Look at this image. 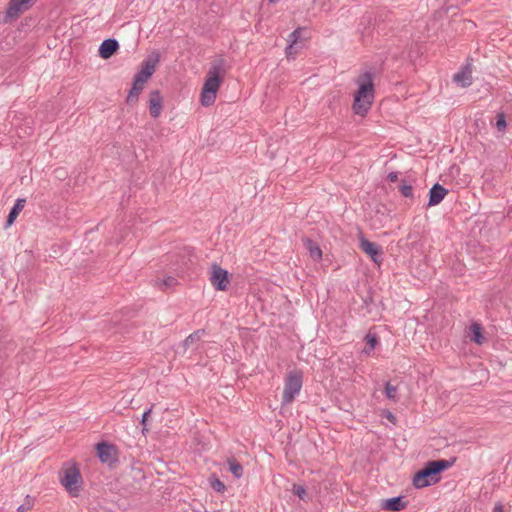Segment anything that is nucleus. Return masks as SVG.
<instances>
[{"label":"nucleus","instance_id":"1","mask_svg":"<svg viewBox=\"0 0 512 512\" xmlns=\"http://www.w3.org/2000/svg\"><path fill=\"white\" fill-rule=\"evenodd\" d=\"M373 78V69H368L362 72L355 80L358 90L355 93L352 108L357 115H366L372 106L375 97Z\"/></svg>","mask_w":512,"mask_h":512},{"label":"nucleus","instance_id":"2","mask_svg":"<svg viewBox=\"0 0 512 512\" xmlns=\"http://www.w3.org/2000/svg\"><path fill=\"white\" fill-rule=\"evenodd\" d=\"M455 461L456 458L429 461L424 468L415 473L414 487L420 489L436 484L440 479L439 474L450 468Z\"/></svg>","mask_w":512,"mask_h":512},{"label":"nucleus","instance_id":"3","mask_svg":"<svg viewBox=\"0 0 512 512\" xmlns=\"http://www.w3.org/2000/svg\"><path fill=\"white\" fill-rule=\"evenodd\" d=\"M224 72L225 60L223 58L215 60L207 73V78L202 88L201 103L203 106H209L214 103Z\"/></svg>","mask_w":512,"mask_h":512},{"label":"nucleus","instance_id":"4","mask_svg":"<svg viewBox=\"0 0 512 512\" xmlns=\"http://www.w3.org/2000/svg\"><path fill=\"white\" fill-rule=\"evenodd\" d=\"M303 378L300 372H290L284 384L282 404L287 405L294 401L302 388Z\"/></svg>","mask_w":512,"mask_h":512},{"label":"nucleus","instance_id":"5","mask_svg":"<svg viewBox=\"0 0 512 512\" xmlns=\"http://www.w3.org/2000/svg\"><path fill=\"white\" fill-rule=\"evenodd\" d=\"M60 482L68 492H79L82 483V477L79 468L75 465H72L64 469L63 475L60 477Z\"/></svg>","mask_w":512,"mask_h":512},{"label":"nucleus","instance_id":"6","mask_svg":"<svg viewBox=\"0 0 512 512\" xmlns=\"http://www.w3.org/2000/svg\"><path fill=\"white\" fill-rule=\"evenodd\" d=\"M159 60V52L153 51L142 61L141 69L134 75L136 78H138L139 82L148 81V79L154 74Z\"/></svg>","mask_w":512,"mask_h":512},{"label":"nucleus","instance_id":"7","mask_svg":"<svg viewBox=\"0 0 512 512\" xmlns=\"http://www.w3.org/2000/svg\"><path fill=\"white\" fill-rule=\"evenodd\" d=\"M375 25L376 17L372 12H366L363 14L358 25V32L360 33L364 43L373 37Z\"/></svg>","mask_w":512,"mask_h":512},{"label":"nucleus","instance_id":"8","mask_svg":"<svg viewBox=\"0 0 512 512\" xmlns=\"http://www.w3.org/2000/svg\"><path fill=\"white\" fill-rule=\"evenodd\" d=\"M35 3V0H9L6 10V20L16 19L21 13L29 10Z\"/></svg>","mask_w":512,"mask_h":512},{"label":"nucleus","instance_id":"9","mask_svg":"<svg viewBox=\"0 0 512 512\" xmlns=\"http://www.w3.org/2000/svg\"><path fill=\"white\" fill-rule=\"evenodd\" d=\"M211 269L210 282L212 286L218 291H225L229 283L227 270L221 268L216 263L212 265Z\"/></svg>","mask_w":512,"mask_h":512},{"label":"nucleus","instance_id":"10","mask_svg":"<svg viewBox=\"0 0 512 512\" xmlns=\"http://www.w3.org/2000/svg\"><path fill=\"white\" fill-rule=\"evenodd\" d=\"M359 247L363 252L370 256L371 260L374 263H381V248L377 243L371 242L364 238L363 236H361L359 238Z\"/></svg>","mask_w":512,"mask_h":512},{"label":"nucleus","instance_id":"11","mask_svg":"<svg viewBox=\"0 0 512 512\" xmlns=\"http://www.w3.org/2000/svg\"><path fill=\"white\" fill-rule=\"evenodd\" d=\"M96 452L102 463L111 465L116 462L114 445L107 442H100L96 445Z\"/></svg>","mask_w":512,"mask_h":512},{"label":"nucleus","instance_id":"12","mask_svg":"<svg viewBox=\"0 0 512 512\" xmlns=\"http://www.w3.org/2000/svg\"><path fill=\"white\" fill-rule=\"evenodd\" d=\"M453 81L463 88L469 87L473 82L472 65L470 63H466L462 66L460 71L454 74Z\"/></svg>","mask_w":512,"mask_h":512},{"label":"nucleus","instance_id":"13","mask_svg":"<svg viewBox=\"0 0 512 512\" xmlns=\"http://www.w3.org/2000/svg\"><path fill=\"white\" fill-rule=\"evenodd\" d=\"M163 108V99L159 90H152L149 94V111L153 118H158Z\"/></svg>","mask_w":512,"mask_h":512},{"label":"nucleus","instance_id":"14","mask_svg":"<svg viewBox=\"0 0 512 512\" xmlns=\"http://www.w3.org/2000/svg\"><path fill=\"white\" fill-rule=\"evenodd\" d=\"M119 49V43L114 38L105 39L99 46L98 53L103 59H109Z\"/></svg>","mask_w":512,"mask_h":512},{"label":"nucleus","instance_id":"15","mask_svg":"<svg viewBox=\"0 0 512 512\" xmlns=\"http://www.w3.org/2000/svg\"><path fill=\"white\" fill-rule=\"evenodd\" d=\"M448 190L442 185L435 183L429 190V200L427 206L438 205L447 195Z\"/></svg>","mask_w":512,"mask_h":512},{"label":"nucleus","instance_id":"16","mask_svg":"<svg viewBox=\"0 0 512 512\" xmlns=\"http://www.w3.org/2000/svg\"><path fill=\"white\" fill-rule=\"evenodd\" d=\"M407 506V502L404 501L403 496L391 497L382 501L381 507L384 510L399 512L405 509Z\"/></svg>","mask_w":512,"mask_h":512},{"label":"nucleus","instance_id":"17","mask_svg":"<svg viewBox=\"0 0 512 512\" xmlns=\"http://www.w3.org/2000/svg\"><path fill=\"white\" fill-rule=\"evenodd\" d=\"M302 241H303V245H304L305 249L309 253V256L314 261H317V262L320 261L322 259V250L319 247L318 243L308 237H304L302 239Z\"/></svg>","mask_w":512,"mask_h":512},{"label":"nucleus","instance_id":"18","mask_svg":"<svg viewBox=\"0 0 512 512\" xmlns=\"http://www.w3.org/2000/svg\"><path fill=\"white\" fill-rule=\"evenodd\" d=\"M25 203H26V200L23 198H19L16 200L14 206L11 208V210L7 216L4 228L10 227L15 222L19 213L23 210Z\"/></svg>","mask_w":512,"mask_h":512},{"label":"nucleus","instance_id":"19","mask_svg":"<svg viewBox=\"0 0 512 512\" xmlns=\"http://www.w3.org/2000/svg\"><path fill=\"white\" fill-rule=\"evenodd\" d=\"M302 31H303L302 28H297L288 35L287 41H288L289 45L286 48L287 56H290L293 53L294 47L297 45V43L299 42V40L301 38Z\"/></svg>","mask_w":512,"mask_h":512},{"label":"nucleus","instance_id":"20","mask_svg":"<svg viewBox=\"0 0 512 512\" xmlns=\"http://www.w3.org/2000/svg\"><path fill=\"white\" fill-rule=\"evenodd\" d=\"M470 339L476 344H483L485 338L482 334V326L479 323H472L470 326Z\"/></svg>","mask_w":512,"mask_h":512},{"label":"nucleus","instance_id":"21","mask_svg":"<svg viewBox=\"0 0 512 512\" xmlns=\"http://www.w3.org/2000/svg\"><path fill=\"white\" fill-rule=\"evenodd\" d=\"M205 334L204 329H198L191 333L183 342L185 349L199 342L200 338Z\"/></svg>","mask_w":512,"mask_h":512},{"label":"nucleus","instance_id":"22","mask_svg":"<svg viewBox=\"0 0 512 512\" xmlns=\"http://www.w3.org/2000/svg\"><path fill=\"white\" fill-rule=\"evenodd\" d=\"M367 347L364 348L363 352L366 354H370L373 351L378 343V337L376 334L368 333L365 336Z\"/></svg>","mask_w":512,"mask_h":512},{"label":"nucleus","instance_id":"23","mask_svg":"<svg viewBox=\"0 0 512 512\" xmlns=\"http://www.w3.org/2000/svg\"><path fill=\"white\" fill-rule=\"evenodd\" d=\"M229 470L236 477L241 478L243 476V467L235 459L228 460Z\"/></svg>","mask_w":512,"mask_h":512},{"label":"nucleus","instance_id":"24","mask_svg":"<svg viewBox=\"0 0 512 512\" xmlns=\"http://www.w3.org/2000/svg\"><path fill=\"white\" fill-rule=\"evenodd\" d=\"M209 483L216 492L223 493L226 490L225 484L214 474L209 477Z\"/></svg>","mask_w":512,"mask_h":512},{"label":"nucleus","instance_id":"25","mask_svg":"<svg viewBox=\"0 0 512 512\" xmlns=\"http://www.w3.org/2000/svg\"><path fill=\"white\" fill-rule=\"evenodd\" d=\"M384 393L388 399L394 402L398 401V388L392 385L390 382L385 384Z\"/></svg>","mask_w":512,"mask_h":512},{"label":"nucleus","instance_id":"26","mask_svg":"<svg viewBox=\"0 0 512 512\" xmlns=\"http://www.w3.org/2000/svg\"><path fill=\"white\" fill-rule=\"evenodd\" d=\"M399 191L402 194L403 197L413 199L414 193H413V187L412 185L408 184L405 180H402L399 185Z\"/></svg>","mask_w":512,"mask_h":512},{"label":"nucleus","instance_id":"27","mask_svg":"<svg viewBox=\"0 0 512 512\" xmlns=\"http://www.w3.org/2000/svg\"><path fill=\"white\" fill-rule=\"evenodd\" d=\"M142 90H140L138 87H131L128 95H127V98H126V103L130 106L134 105L137 103L138 101V98H139V95L141 93Z\"/></svg>","mask_w":512,"mask_h":512},{"label":"nucleus","instance_id":"28","mask_svg":"<svg viewBox=\"0 0 512 512\" xmlns=\"http://www.w3.org/2000/svg\"><path fill=\"white\" fill-rule=\"evenodd\" d=\"M176 284H177V279L173 276H168L158 283L160 289H162V290H164L166 288H172Z\"/></svg>","mask_w":512,"mask_h":512},{"label":"nucleus","instance_id":"29","mask_svg":"<svg viewBox=\"0 0 512 512\" xmlns=\"http://www.w3.org/2000/svg\"><path fill=\"white\" fill-rule=\"evenodd\" d=\"M506 126H507V123H506V119H505L504 113H502V112L498 113L497 116H496L495 127L499 131H504Z\"/></svg>","mask_w":512,"mask_h":512},{"label":"nucleus","instance_id":"30","mask_svg":"<svg viewBox=\"0 0 512 512\" xmlns=\"http://www.w3.org/2000/svg\"><path fill=\"white\" fill-rule=\"evenodd\" d=\"M292 492L294 495L298 496L301 500H305L307 497V491L302 485H293Z\"/></svg>","mask_w":512,"mask_h":512},{"label":"nucleus","instance_id":"31","mask_svg":"<svg viewBox=\"0 0 512 512\" xmlns=\"http://www.w3.org/2000/svg\"><path fill=\"white\" fill-rule=\"evenodd\" d=\"M34 505V499L31 498L30 496H27L24 503L21 504L18 508H17V512H25V511H28L30 509H32Z\"/></svg>","mask_w":512,"mask_h":512},{"label":"nucleus","instance_id":"32","mask_svg":"<svg viewBox=\"0 0 512 512\" xmlns=\"http://www.w3.org/2000/svg\"><path fill=\"white\" fill-rule=\"evenodd\" d=\"M152 413V407L148 408L147 410L144 411L143 415H142V419H141V425H142V433L145 434L146 432H148V428H147V419L148 417L151 415Z\"/></svg>","mask_w":512,"mask_h":512},{"label":"nucleus","instance_id":"33","mask_svg":"<svg viewBox=\"0 0 512 512\" xmlns=\"http://www.w3.org/2000/svg\"><path fill=\"white\" fill-rule=\"evenodd\" d=\"M384 417L387 418L393 424H395L396 417H395V415L391 411H389V410L385 411L384 412Z\"/></svg>","mask_w":512,"mask_h":512},{"label":"nucleus","instance_id":"34","mask_svg":"<svg viewBox=\"0 0 512 512\" xmlns=\"http://www.w3.org/2000/svg\"><path fill=\"white\" fill-rule=\"evenodd\" d=\"M145 83H146V82H139V81H138V78H136V77L134 76L132 86H133V87H138L140 90H143V89H144V85H145Z\"/></svg>","mask_w":512,"mask_h":512},{"label":"nucleus","instance_id":"35","mask_svg":"<svg viewBox=\"0 0 512 512\" xmlns=\"http://www.w3.org/2000/svg\"><path fill=\"white\" fill-rule=\"evenodd\" d=\"M387 180L390 182H396L398 180V172H390L387 175Z\"/></svg>","mask_w":512,"mask_h":512},{"label":"nucleus","instance_id":"36","mask_svg":"<svg viewBox=\"0 0 512 512\" xmlns=\"http://www.w3.org/2000/svg\"><path fill=\"white\" fill-rule=\"evenodd\" d=\"M493 512H504L502 505L501 504H496L494 509H493Z\"/></svg>","mask_w":512,"mask_h":512},{"label":"nucleus","instance_id":"37","mask_svg":"<svg viewBox=\"0 0 512 512\" xmlns=\"http://www.w3.org/2000/svg\"><path fill=\"white\" fill-rule=\"evenodd\" d=\"M270 3H276L278 0H269Z\"/></svg>","mask_w":512,"mask_h":512}]
</instances>
